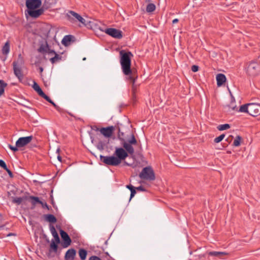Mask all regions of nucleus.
<instances>
[{
  "label": "nucleus",
  "mask_w": 260,
  "mask_h": 260,
  "mask_svg": "<svg viewBox=\"0 0 260 260\" xmlns=\"http://www.w3.org/2000/svg\"><path fill=\"white\" fill-rule=\"evenodd\" d=\"M126 187L127 188L129 189L130 190H132V189L135 188V187L131 184L127 185Z\"/></svg>",
  "instance_id": "45"
},
{
  "label": "nucleus",
  "mask_w": 260,
  "mask_h": 260,
  "mask_svg": "<svg viewBox=\"0 0 260 260\" xmlns=\"http://www.w3.org/2000/svg\"><path fill=\"white\" fill-rule=\"evenodd\" d=\"M235 108H236V106H234V107H232V109L234 110L235 109Z\"/></svg>",
  "instance_id": "53"
},
{
  "label": "nucleus",
  "mask_w": 260,
  "mask_h": 260,
  "mask_svg": "<svg viewBox=\"0 0 260 260\" xmlns=\"http://www.w3.org/2000/svg\"><path fill=\"white\" fill-rule=\"evenodd\" d=\"M5 170H6L7 173H8L9 176L10 177H13V173L8 168V167H7L6 169H5Z\"/></svg>",
  "instance_id": "44"
},
{
  "label": "nucleus",
  "mask_w": 260,
  "mask_h": 260,
  "mask_svg": "<svg viewBox=\"0 0 260 260\" xmlns=\"http://www.w3.org/2000/svg\"><path fill=\"white\" fill-rule=\"evenodd\" d=\"M43 8L47 9L56 3L57 0H43Z\"/></svg>",
  "instance_id": "18"
},
{
  "label": "nucleus",
  "mask_w": 260,
  "mask_h": 260,
  "mask_svg": "<svg viewBox=\"0 0 260 260\" xmlns=\"http://www.w3.org/2000/svg\"><path fill=\"white\" fill-rule=\"evenodd\" d=\"M2 53L4 55H8L10 52V43L9 41H7L5 44L4 46L2 48Z\"/></svg>",
  "instance_id": "23"
},
{
  "label": "nucleus",
  "mask_w": 260,
  "mask_h": 260,
  "mask_svg": "<svg viewBox=\"0 0 260 260\" xmlns=\"http://www.w3.org/2000/svg\"><path fill=\"white\" fill-rule=\"evenodd\" d=\"M46 220L51 223H55L56 222V217L52 214H48L45 216Z\"/></svg>",
  "instance_id": "25"
},
{
  "label": "nucleus",
  "mask_w": 260,
  "mask_h": 260,
  "mask_svg": "<svg viewBox=\"0 0 260 260\" xmlns=\"http://www.w3.org/2000/svg\"><path fill=\"white\" fill-rule=\"evenodd\" d=\"M13 63H16V66H21L24 63L23 57L21 54H19L18 56L17 61H14Z\"/></svg>",
  "instance_id": "30"
},
{
  "label": "nucleus",
  "mask_w": 260,
  "mask_h": 260,
  "mask_svg": "<svg viewBox=\"0 0 260 260\" xmlns=\"http://www.w3.org/2000/svg\"><path fill=\"white\" fill-rule=\"evenodd\" d=\"M136 193V191L135 188H134L133 189L131 190L130 200H131V199L135 196Z\"/></svg>",
  "instance_id": "42"
},
{
  "label": "nucleus",
  "mask_w": 260,
  "mask_h": 260,
  "mask_svg": "<svg viewBox=\"0 0 260 260\" xmlns=\"http://www.w3.org/2000/svg\"><path fill=\"white\" fill-rule=\"evenodd\" d=\"M239 111L248 113L252 116H257L260 114V104L256 103H249L242 105Z\"/></svg>",
  "instance_id": "3"
},
{
  "label": "nucleus",
  "mask_w": 260,
  "mask_h": 260,
  "mask_svg": "<svg viewBox=\"0 0 260 260\" xmlns=\"http://www.w3.org/2000/svg\"><path fill=\"white\" fill-rule=\"evenodd\" d=\"M0 167L3 168L4 170L6 169L7 167L5 162L2 159H0Z\"/></svg>",
  "instance_id": "38"
},
{
  "label": "nucleus",
  "mask_w": 260,
  "mask_h": 260,
  "mask_svg": "<svg viewBox=\"0 0 260 260\" xmlns=\"http://www.w3.org/2000/svg\"><path fill=\"white\" fill-rule=\"evenodd\" d=\"M79 255L81 260H85L87 256V251L84 249H80L79 250Z\"/></svg>",
  "instance_id": "26"
},
{
  "label": "nucleus",
  "mask_w": 260,
  "mask_h": 260,
  "mask_svg": "<svg viewBox=\"0 0 260 260\" xmlns=\"http://www.w3.org/2000/svg\"><path fill=\"white\" fill-rule=\"evenodd\" d=\"M51 54H54V56L50 59V60L52 64L59 62L61 60L62 56L56 53L55 51V53H51Z\"/></svg>",
  "instance_id": "22"
},
{
  "label": "nucleus",
  "mask_w": 260,
  "mask_h": 260,
  "mask_svg": "<svg viewBox=\"0 0 260 260\" xmlns=\"http://www.w3.org/2000/svg\"><path fill=\"white\" fill-rule=\"evenodd\" d=\"M128 156L127 152L122 147H115V151L112 156L100 155L101 160L105 164L109 166H118L122 160Z\"/></svg>",
  "instance_id": "2"
},
{
  "label": "nucleus",
  "mask_w": 260,
  "mask_h": 260,
  "mask_svg": "<svg viewBox=\"0 0 260 260\" xmlns=\"http://www.w3.org/2000/svg\"><path fill=\"white\" fill-rule=\"evenodd\" d=\"M208 254L210 256L222 258L223 256L227 255L229 253L226 252L210 251Z\"/></svg>",
  "instance_id": "20"
},
{
  "label": "nucleus",
  "mask_w": 260,
  "mask_h": 260,
  "mask_svg": "<svg viewBox=\"0 0 260 260\" xmlns=\"http://www.w3.org/2000/svg\"><path fill=\"white\" fill-rule=\"evenodd\" d=\"M41 96L45 99L49 103L51 102V101H52L48 96H47L44 93V92L41 95Z\"/></svg>",
  "instance_id": "39"
},
{
  "label": "nucleus",
  "mask_w": 260,
  "mask_h": 260,
  "mask_svg": "<svg viewBox=\"0 0 260 260\" xmlns=\"http://www.w3.org/2000/svg\"><path fill=\"white\" fill-rule=\"evenodd\" d=\"M8 147L11 149L12 150V151H13L14 152H16V151H17L18 150V147H17L16 145V146H12L11 145H10L9 144L8 145Z\"/></svg>",
  "instance_id": "37"
},
{
  "label": "nucleus",
  "mask_w": 260,
  "mask_h": 260,
  "mask_svg": "<svg viewBox=\"0 0 260 260\" xmlns=\"http://www.w3.org/2000/svg\"><path fill=\"white\" fill-rule=\"evenodd\" d=\"M29 198L32 200L31 204L33 205H36L37 203L40 204L41 201L39 200V198L37 197L30 196Z\"/></svg>",
  "instance_id": "32"
},
{
  "label": "nucleus",
  "mask_w": 260,
  "mask_h": 260,
  "mask_svg": "<svg viewBox=\"0 0 260 260\" xmlns=\"http://www.w3.org/2000/svg\"><path fill=\"white\" fill-rule=\"evenodd\" d=\"M155 5L152 3H150L147 5L146 7V11L150 13L153 12L155 10Z\"/></svg>",
  "instance_id": "28"
},
{
  "label": "nucleus",
  "mask_w": 260,
  "mask_h": 260,
  "mask_svg": "<svg viewBox=\"0 0 260 260\" xmlns=\"http://www.w3.org/2000/svg\"><path fill=\"white\" fill-rule=\"evenodd\" d=\"M224 137H225V135L222 134V135H220L219 136L215 138V139L214 140V142L216 143H219L224 138Z\"/></svg>",
  "instance_id": "36"
},
{
  "label": "nucleus",
  "mask_w": 260,
  "mask_h": 260,
  "mask_svg": "<svg viewBox=\"0 0 260 260\" xmlns=\"http://www.w3.org/2000/svg\"><path fill=\"white\" fill-rule=\"evenodd\" d=\"M13 66L15 75L19 79L22 78L23 75L20 66H16V63H13Z\"/></svg>",
  "instance_id": "16"
},
{
  "label": "nucleus",
  "mask_w": 260,
  "mask_h": 260,
  "mask_svg": "<svg viewBox=\"0 0 260 260\" xmlns=\"http://www.w3.org/2000/svg\"><path fill=\"white\" fill-rule=\"evenodd\" d=\"M23 200V198L21 197L14 198L13 199L12 202L13 203L17 204V205H20L22 202Z\"/></svg>",
  "instance_id": "33"
},
{
  "label": "nucleus",
  "mask_w": 260,
  "mask_h": 260,
  "mask_svg": "<svg viewBox=\"0 0 260 260\" xmlns=\"http://www.w3.org/2000/svg\"><path fill=\"white\" fill-rule=\"evenodd\" d=\"M136 189H137L138 190H140V191L144 190V189L142 186H139V187H137Z\"/></svg>",
  "instance_id": "48"
},
{
  "label": "nucleus",
  "mask_w": 260,
  "mask_h": 260,
  "mask_svg": "<svg viewBox=\"0 0 260 260\" xmlns=\"http://www.w3.org/2000/svg\"><path fill=\"white\" fill-rule=\"evenodd\" d=\"M101 128H98L97 126H95L92 128V129L96 131V132H100Z\"/></svg>",
  "instance_id": "47"
},
{
  "label": "nucleus",
  "mask_w": 260,
  "mask_h": 260,
  "mask_svg": "<svg viewBox=\"0 0 260 260\" xmlns=\"http://www.w3.org/2000/svg\"><path fill=\"white\" fill-rule=\"evenodd\" d=\"M39 70L41 73H42L43 71V68L42 67L39 68Z\"/></svg>",
  "instance_id": "52"
},
{
  "label": "nucleus",
  "mask_w": 260,
  "mask_h": 260,
  "mask_svg": "<svg viewBox=\"0 0 260 260\" xmlns=\"http://www.w3.org/2000/svg\"><path fill=\"white\" fill-rule=\"evenodd\" d=\"M59 243H57L55 240H51V244L50 245L49 251L50 252H53L55 253L57 252L58 246L57 244Z\"/></svg>",
  "instance_id": "21"
},
{
  "label": "nucleus",
  "mask_w": 260,
  "mask_h": 260,
  "mask_svg": "<svg viewBox=\"0 0 260 260\" xmlns=\"http://www.w3.org/2000/svg\"><path fill=\"white\" fill-rule=\"evenodd\" d=\"M76 254V250L71 248L69 249L66 253L64 259L66 260H74Z\"/></svg>",
  "instance_id": "15"
},
{
  "label": "nucleus",
  "mask_w": 260,
  "mask_h": 260,
  "mask_svg": "<svg viewBox=\"0 0 260 260\" xmlns=\"http://www.w3.org/2000/svg\"><path fill=\"white\" fill-rule=\"evenodd\" d=\"M124 165H126V166H132V165H131V164H129L127 163V162H126V161H125V162H124Z\"/></svg>",
  "instance_id": "51"
},
{
  "label": "nucleus",
  "mask_w": 260,
  "mask_h": 260,
  "mask_svg": "<svg viewBox=\"0 0 260 260\" xmlns=\"http://www.w3.org/2000/svg\"><path fill=\"white\" fill-rule=\"evenodd\" d=\"M137 144V141L135 138V136L132 134L131 138L127 141H123L122 143V146L124 150L127 152V154L133 155L134 152V148L133 145H135Z\"/></svg>",
  "instance_id": "4"
},
{
  "label": "nucleus",
  "mask_w": 260,
  "mask_h": 260,
  "mask_svg": "<svg viewBox=\"0 0 260 260\" xmlns=\"http://www.w3.org/2000/svg\"><path fill=\"white\" fill-rule=\"evenodd\" d=\"M7 86V84L3 80H0V96L4 93L5 88Z\"/></svg>",
  "instance_id": "27"
},
{
  "label": "nucleus",
  "mask_w": 260,
  "mask_h": 260,
  "mask_svg": "<svg viewBox=\"0 0 260 260\" xmlns=\"http://www.w3.org/2000/svg\"><path fill=\"white\" fill-rule=\"evenodd\" d=\"M33 88L40 96L44 93L39 85L36 82L34 83Z\"/></svg>",
  "instance_id": "29"
},
{
  "label": "nucleus",
  "mask_w": 260,
  "mask_h": 260,
  "mask_svg": "<svg viewBox=\"0 0 260 260\" xmlns=\"http://www.w3.org/2000/svg\"><path fill=\"white\" fill-rule=\"evenodd\" d=\"M178 22V19H177V18H176V19H174V20H173V21H172L173 23H177V22Z\"/></svg>",
  "instance_id": "49"
},
{
  "label": "nucleus",
  "mask_w": 260,
  "mask_h": 260,
  "mask_svg": "<svg viewBox=\"0 0 260 260\" xmlns=\"http://www.w3.org/2000/svg\"><path fill=\"white\" fill-rule=\"evenodd\" d=\"M42 4L41 0H27L26 6L27 10L36 9L39 8Z\"/></svg>",
  "instance_id": "10"
},
{
  "label": "nucleus",
  "mask_w": 260,
  "mask_h": 260,
  "mask_svg": "<svg viewBox=\"0 0 260 260\" xmlns=\"http://www.w3.org/2000/svg\"><path fill=\"white\" fill-rule=\"evenodd\" d=\"M102 31L114 38L121 39L122 37V31L116 28H109Z\"/></svg>",
  "instance_id": "8"
},
{
  "label": "nucleus",
  "mask_w": 260,
  "mask_h": 260,
  "mask_svg": "<svg viewBox=\"0 0 260 260\" xmlns=\"http://www.w3.org/2000/svg\"><path fill=\"white\" fill-rule=\"evenodd\" d=\"M120 56V63L123 73L128 76V79L133 83H135L137 76H135L131 68V58L133 55L131 52H125L121 50L119 52Z\"/></svg>",
  "instance_id": "1"
},
{
  "label": "nucleus",
  "mask_w": 260,
  "mask_h": 260,
  "mask_svg": "<svg viewBox=\"0 0 260 260\" xmlns=\"http://www.w3.org/2000/svg\"><path fill=\"white\" fill-rule=\"evenodd\" d=\"M141 179L153 181L155 179L154 172L151 167H146L143 169L139 174Z\"/></svg>",
  "instance_id": "5"
},
{
  "label": "nucleus",
  "mask_w": 260,
  "mask_h": 260,
  "mask_svg": "<svg viewBox=\"0 0 260 260\" xmlns=\"http://www.w3.org/2000/svg\"><path fill=\"white\" fill-rule=\"evenodd\" d=\"M241 140V137L239 136H237L234 141L233 145L236 147L239 146L240 145Z\"/></svg>",
  "instance_id": "34"
},
{
  "label": "nucleus",
  "mask_w": 260,
  "mask_h": 260,
  "mask_svg": "<svg viewBox=\"0 0 260 260\" xmlns=\"http://www.w3.org/2000/svg\"><path fill=\"white\" fill-rule=\"evenodd\" d=\"M217 84L218 86H221L226 81V77L222 74H218L216 76Z\"/></svg>",
  "instance_id": "17"
},
{
  "label": "nucleus",
  "mask_w": 260,
  "mask_h": 260,
  "mask_svg": "<svg viewBox=\"0 0 260 260\" xmlns=\"http://www.w3.org/2000/svg\"><path fill=\"white\" fill-rule=\"evenodd\" d=\"M37 51L43 54L55 53V51L51 49L46 40H43L39 42V47Z\"/></svg>",
  "instance_id": "6"
},
{
  "label": "nucleus",
  "mask_w": 260,
  "mask_h": 260,
  "mask_svg": "<svg viewBox=\"0 0 260 260\" xmlns=\"http://www.w3.org/2000/svg\"><path fill=\"white\" fill-rule=\"evenodd\" d=\"M114 130V127L113 126H110L107 127L101 128L100 132L104 137L106 138H110L112 136Z\"/></svg>",
  "instance_id": "12"
},
{
  "label": "nucleus",
  "mask_w": 260,
  "mask_h": 260,
  "mask_svg": "<svg viewBox=\"0 0 260 260\" xmlns=\"http://www.w3.org/2000/svg\"><path fill=\"white\" fill-rule=\"evenodd\" d=\"M28 14L32 18H38L42 15L44 12V8L40 9H30L27 10Z\"/></svg>",
  "instance_id": "14"
},
{
  "label": "nucleus",
  "mask_w": 260,
  "mask_h": 260,
  "mask_svg": "<svg viewBox=\"0 0 260 260\" xmlns=\"http://www.w3.org/2000/svg\"><path fill=\"white\" fill-rule=\"evenodd\" d=\"M199 67L197 65H193L192 67H191V71L193 72H196L197 71H198L199 70Z\"/></svg>",
  "instance_id": "41"
},
{
  "label": "nucleus",
  "mask_w": 260,
  "mask_h": 260,
  "mask_svg": "<svg viewBox=\"0 0 260 260\" xmlns=\"http://www.w3.org/2000/svg\"><path fill=\"white\" fill-rule=\"evenodd\" d=\"M72 36L71 35L65 36L62 40V43L65 46H68L71 41Z\"/></svg>",
  "instance_id": "24"
},
{
  "label": "nucleus",
  "mask_w": 260,
  "mask_h": 260,
  "mask_svg": "<svg viewBox=\"0 0 260 260\" xmlns=\"http://www.w3.org/2000/svg\"><path fill=\"white\" fill-rule=\"evenodd\" d=\"M259 65L256 62H250L247 68V73L250 76H255L258 74Z\"/></svg>",
  "instance_id": "7"
},
{
  "label": "nucleus",
  "mask_w": 260,
  "mask_h": 260,
  "mask_svg": "<svg viewBox=\"0 0 260 260\" xmlns=\"http://www.w3.org/2000/svg\"><path fill=\"white\" fill-rule=\"evenodd\" d=\"M230 128V125L229 124H220V125H219L218 126H217V129L219 130V131H224V130H226V129H228L229 128Z\"/></svg>",
  "instance_id": "31"
},
{
  "label": "nucleus",
  "mask_w": 260,
  "mask_h": 260,
  "mask_svg": "<svg viewBox=\"0 0 260 260\" xmlns=\"http://www.w3.org/2000/svg\"><path fill=\"white\" fill-rule=\"evenodd\" d=\"M50 103L57 110L58 109L59 107L56 105L52 101H51Z\"/></svg>",
  "instance_id": "46"
},
{
  "label": "nucleus",
  "mask_w": 260,
  "mask_h": 260,
  "mask_svg": "<svg viewBox=\"0 0 260 260\" xmlns=\"http://www.w3.org/2000/svg\"><path fill=\"white\" fill-rule=\"evenodd\" d=\"M105 145H106L103 142L99 141L98 142V143L97 144L96 148L99 150L102 151L104 149Z\"/></svg>",
  "instance_id": "35"
},
{
  "label": "nucleus",
  "mask_w": 260,
  "mask_h": 260,
  "mask_svg": "<svg viewBox=\"0 0 260 260\" xmlns=\"http://www.w3.org/2000/svg\"><path fill=\"white\" fill-rule=\"evenodd\" d=\"M89 260H102L99 257L97 256H91L89 257Z\"/></svg>",
  "instance_id": "43"
},
{
  "label": "nucleus",
  "mask_w": 260,
  "mask_h": 260,
  "mask_svg": "<svg viewBox=\"0 0 260 260\" xmlns=\"http://www.w3.org/2000/svg\"><path fill=\"white\" fill-rule=\"evenodd\" d=\"M32 136L19 138L16 142V145L19 147H23L29 144L32 140Z\"/></svg>",
  "instance_id": "9"
},
{
  "label": "nucleus",
  "mask_w": 260,
  "mask_h": 260,
  "mask_svg": "<svg viewBox=\"0 0 260 260\" xmlns=\"http://www.w3.org/2000/svg\"><path fill=\"white\" fill-rule=\"evenodd\" d=\"M57 159L59 161L61 162V157L60 155L57 156Z\"/></svg>",
  "instance_id": "50"
},
{
  "label": "nucleus",
  "mask_w": 260,
  "mask_h": 260,
  "mask_svg": "<svg viewBox=\"0 0 260 260\" xmlns=\"http://www.w3.org/2000/svg\"><path fill=\"white\" fill-rule=\"evenodd\" d=\"M60 234L62 239L63 241L62 246L64 248H67L69 246L72 242L71 239L70 238L68 234L64 231L61 230L60 231Z\"/></svg>",
  "instance_id": "11"
},
{
  "label": "nucleus",
  "mask_w": 260,
  "mask_h": 260,
  "mask_svg": "<svg viewBox=\"0 0 260 260\" xmlns=\"http://www.w3.org/2000/svg\"><path fill=\"white\" fill-rule=\"evenodd\" d=\"M50 230L52 236L53 237V239L51 240H55L57 243H60L59 237L54 226H51L50 228Z\"/></svg>",
  "instance_id": "19"
},
{
  "label": "nucleus",
  "mask_w": 260,
  "mask_h": 260,
  "mask_svg": "<svg viewBox=\"0 0 260 260\" xmlns=\"http://www.w3.org/2000/svg\"><path fill=\"white\" fill-rule=\"evenodd\" d=\"M40 204L42 205L43 208H46L48 210H49V207L46 202L44 203L41 201Z\"/></svg>",
  "instance_id": "40"
},
{
  "label": "nucleus",
  "mask_w": 260,
  "mask_h": 260,
  "mask_svg": "<svg viewBox=\"0 0 260 260\" xmlns=\"http://www.w3.org/2000/svg\"><path fill=\"white\" fill-rule=\"evenodd\" d=\"M68 16L70 20L76 19L81 23L85 25V20L83 18H82L79 14L74 11H70L68 14Z\"/></svg>",
  "instance_id": "13"
}]
</instances>
